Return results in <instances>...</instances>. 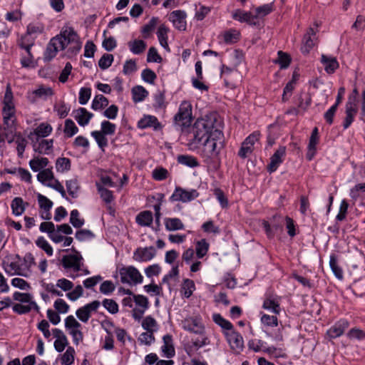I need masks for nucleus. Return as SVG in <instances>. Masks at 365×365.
Masks as SVG:
<instances>
[{"label": "nucleus", "instance_id": "63", "mask_svg": "<svg viewBox=\"0 0 365 365\" xmlns=\"http://www.w3.org/2000/svg\"><path fill=\"white\" fill-rule=\"evenodd\" d=\"M168 176V171L163 167L156 168L153 171V178L155 180L161 181L165 180Z\"/></svg>", "mask_w": 365, "mask_h": 365}, {"label": "nucleus", "instance_id": "54", "mask_svg": "<svg viewBox=\"0 0 365 365\" xmlns=\"http://www.w3.org/2000/svg\"><path fill=\"white\" fill-rule=\"evenodd\" d=\"M91 135L95 138L96 143L101 149L103 150V148L108 145V139L103 133L100 131L95 130L91 132Z\"/></svg>", "mask_w": 365, "mask_h": 365}, {"label": "nucleus", "instance_id": "62", "mask_svg": "<svg viewBox=\"0 0 365 365\" xmlns=\"http://www.w3.org/2000/svg\"><path fill=\"white\" fill-rule=\"evenodd\" d=\"M116 126L114 123H110L108 120H104L101 123V133L104 135H113L115 132Z\"/></svg>", "mask_w": 365, "mask_h": 365}, {"label": "nucleus", "instance_id": "40", "mask_svg": "<svg viewBox=\"0 0 365 365\" xmlns=\"http://www.w3.org/2000/svg\"><path fill=\"white\" fill-rule=\"evenodd\" d=\"M329 265L335 277L339 279H341L343 278V271L338 265L337 257L334 254L330 256Z\"/></svg>", "mask_w": 365, "mask_h": 365}, {"label": "nucleus", "instance_id": "31", "mask_svg": "<svg viewBox=\"0 0 365 365\" xmlns=\"http://www.w3.org/2000/svg\"><path fill=\"white\" fill-rule=\"evenodd\" d=\"M133 101L135 103L143 101L148 95V91L142 86H136L132 88Z\"/></svg>", "mask_w": 365, "mask_h": 365}, {"label": "nucleus", "instance_id": "59", "mask_svg": "<svg viewBox=\"0 0 365 365\" xmlns=\"http://www.w3.org/2000/svg\"><path fill=\"white\" fill-rule=\"evenodd\" d=\"M36 244L38 247L41 248L48 255L51 256L53 255V248L48 244V242L44 239L43 237H39Z\"/></svg>", "mask_w": 365, "mask_h": 365}, {"label": "nucleus", "instance_id": "2", "mask_svg": "<svg viewBox=\"0 0 365 365\" xmlns=\"http://www.w3.org/2000/svg\"><path fill=\"white\" fill-rule=\"evenodd\" d=\"M225 147L224 134L222 130H216L199 144L200 155L206 163H210L220 158L221 150Z\"/></svg>", "mask_w": 365, "mask_h": 365}, {"label": "nucleus", "instance_id": "16", "mask_svg": "<svg viewBox=\"0 0 365 365\" xmlns=\"http://www.w3.org/2000/svg\"><path fill=\"white\" fill-rule=\"evenodd\" d=\"M286 148L284 146L279 147L270 158V163L267 170L269 173L275 171L280 163H282V158L285 155Z\"/></svg>", "mask_w": 365, "mask_h": 365}, {"label": "nucleus", "instance_id": "27", "mask_svg": "<svg viewBox=\"0 0 365 365\" xmlns=\"http://www.w3.org/2000/svg\"><path fill=\"white\" fill-rule=\"evenodd\" d=\"M164 224L168 231L181 230L185 228L182 220L177 217H166L164 220Z\"/></svg>", "mask_w": 365, "mask_h": 365}, {"label": "nucleus", "instance_id": "56", "mask_svg": "<svg viewBox=\"0 0 365 365\" xmlns=\"http://www.w3.org/2000/svg\"><path fill=\"white\" fill-rule=\"evenodd\" d=\"M113 61V56L109 53H104L98 61V66L102 70L108 68Z\"/></svg>", "mask_w": 365, "mask_h": 365}, {"label": "nucleus", "instance_id": "4", "mask_svg": "<svg viewBox=\"0 0 365 365\" xmlns=\"http://www.w3.org/2000/svg\"><path fill=\"white\" fill-rule=\"evenodd\" d=\"M223 333L232 351L235 354H240L244 349V340L242 335L235 329Z\"/></svg>", "mask_w": 365, "mask_h": 365}, {"label": "nucleus", "instance_id": "18", "mask_svg": "<svg viewBox=\"0 0 365 365\" xmlns=\"http://www.w3.org/2000/svg\"><path fill=\"white\" fill-rule=\"evenodd\" d=\"M52 127L50 124L41 123L29 135V138L34 141V135H36V141H38L40 138H46L52 132Z\"/></svg>", "mask_w": 365, "mask_h": 365}, {"label": "nucleus", "instance_id": "39", "mask_svg": "<svg viewBox=\"0 0 365 365\" xmlns=\"http://www.w3.org/2000/svg\"><path fill=\"white\" fill-rule=\"evenodd\" d=\"M49 161L47 158H34L30 160L29 165L31 169L34 172H38L41 169L46 167Z\"/></svg>", "mask_w": 365, "mask_h": 365}, {"label": "nucleus", "instance_id": "13", "mask_svg": "<svg viewBox=\"0 0 365 365\" xmlns=\"http://www.w3.org/2000/svg\"><path fill=\"white\" fill-rule=\"evenodd\" d=\"M349 322L347 319H340L327 330V334L330 339L339 337L344 334L345 330L349 328Z\"/></svg>", "mask_w": 365, "mask_h": 365}, {"label": "nucleus", "instance_id": "44", "mask_svg": "<svg viewBox=\"0 0 365 365\" xmlns=\"http://www.w3.org/2000/svg\"><path fill=\"white\" fill-rule=\"evenodd\" d=\"M74 355L75 349L72 346H68L61 356V364L71 365L74 362Z\"/></svg>", "mask_w": 365, "mask_h": 365}, {"label": "nucleus", "instance_id": "28", "mask_svg": "<svg viewBox=\"0 0 365 365\" xmlns=\"http://www.w3.org/2000/svg\"><path fill=\"white\" fill-rule=\"evenodd\" d=\"M26 205H28V203L24 202L21 197H14L11 203L12 213L16 216H19L22 215L26 210Z\"/></svg>", "mask_w": 365, "mask_h": 365}, {"label": "nucleus", "instance_id": "33", "mask_svg": "<svg viewBox=\"0 0 365 365\" xmlns=\"http://www.w3.org/2000/svg\"><path fill=\"white\" fill-rule=\"evenodd\" d=\"M109 103L108 99L103 95H96L91 104V108L94 110H102Z\"/></svg>", "mask_w": 365, "mask_h": 365}, {"label": "nucleus", "instance_id": "42", "mask_svg": "<svg viewBox=\"0 0 365 365\" xmlns=\"http://www.w3.org/2000/svg\"><path fill=\"white\" fill-rule=\"evenodd\" d=\"M71 160L67 158H58L56 162V168L58 172L63 173L71 170Z\"/></svg>", "mask_w": 365, "mask_h": 365}, {"label": "nucleus", "instance_id": "10", "mask_svg": "<svg viewBox=\"0 0 365 365\" xmlns=\"http://www.w3.org/2000/svg\"><path fill=\"white\" fill-rule=\"evenodd\" d=\"M316 35L317 31L314 28L310 27L308 29L302 40V45L301 46L302 53L308 54L315 46L316 41L317 40Z\"/></svg>", "mask_w": 365, "mask_h": 365}, {"label": "nucleus", "instance_id": "7", "mask_svg": "<svg viewBox=\"0 0 365 365\" xmlns=\"http://www.w3.org/2000/svg\"><path fill=\"white\" fill-rule=\"evenodd\" d=\"M260 133L254 132L250 134L242 143L241 148L238 152V155L242 158H246L253 151V146L259 139Z\"/></svg>", "mask_w": 365, "mask_h": 365}, {"label": "nucleus", "instance_id": "64", "mask_svg": "<svg viewBox=\"0 0 365 365\" xmlns=\"http://www.w3.org/2000/svg\"><path fill=\"white\" fill-rule=\"evenodd\" d=\"M154 332L153 331H145L143 332L139 338L138 341L143 344L145 345H150L154 341H155V336H154Z\"/></svg>", "mask_w": 365, "mask_h": 365}, {"label": "nucleus", "instance_id": "34", "mask_svg": "<svg viewBox=\"0 0 365 365\" xmlns=\"http://www.w3.org/2000/svg\"><path fill=\"white\" fill-rule=\"evenodd\" d=\"M178 163L190 168H195L199 165L197 158L192 155H180L177 158Z\"/></svg>", "mask_w": 365, "mask_h": 365}, {"label": "nucleus", "instance_id": "15", "mask_svg": "<svg viewBox=\"0 0 365 365\" xmlns=\"http://www.w3.org/2000/svg\"><path fill=\"white\" fill-rule=\"evenodd\" d=\"M232 19L238 21L241 23H247L251 26H256L257 22L255 19H257V16L252 15L250 11H245L242 9H236L232 13Z\"/></svg>", "mask_w": 365, "mask_h": 365}, {"label": "nucleus", "instance_id": "58", "mask_svg": "<svg viewBox=\"0 0 365 365\" xmlns=\"http://www.w3.org/2000/svg\"><path fill=\"white\" fill-rule=\"evenodd\" d=\"M102 304L105 309L112 314H115L118 312V305L113 299H105L102 302Z\"/></svg>", "mask_w": 365, "mask_h": 365}, {"label": "nucleus", "instance_id": "48", "mask_svg": "<svg viewBox=\"0 0 365 365\" xmlns=\"http://www.w3.org/2000/svg\"><path fill=\"white\" fill-rule=\"evenodd\" d=\"M158 22V17L153 16L147 24L142 27L141 32L145 38H147L150 33L155 29Z\"/></svg>", "mask_w": 365, "mask_h": 365}, {"label": "nucleus", "instance_id": "8", "mask_svg": "<svg viewBox=\"0 0 365 365\" xmlns=\"http://www.w3.org/2000/svg\"><path fill=\"white\" fill-rule=\"evenodd\" d=\"M120 280L123 283H129V278L135 284H140L143 282V276L134 267L130 266L123 267L120 270Z\"/></svg>", "mask_w": 365, "mask_h": 365}, {"label": "nucleus", "instance_id": "36", "mask_svg": "<svg viewBox=\"0 0 365 365\" xmlns=\"http://www.w3.org/2000/svg\"><path fill=\"white\" fill-rule=\"evenodd\" d=\"M169 31L168 28L165 24H161L157 31V36L160 42V44L165 48H168V33Z\"/></svg>", "mask_w": 365, "mask_h": 365}, {"label": "nucleus", "instance_id": "23", "mask_svg": "<svg viewBox=\"0 0 365 365\" xmlns=\"http://www.w3.org/2000/svg\"><path fill=\"white\" fill-rule=\"evenodd\" d=\"M53 38L51 39L50 42L47 45L46 49L43 54V59L45 61H51L57 54L58 49H60L59 45Z\"/></svg>", "mask_w": 365, "mask_h": 365}, {"label": "nucleus", "instance_id": "32", "mask_svg": "<svg viewBox=\"0 0 365 365\" xmlns=\"http://www.w3.org/2000/svg\"><path fill=\"white\" fill-rule=\"evenodd\" d=\"M312 98L308 93L302 92L297 98V108L305 112L311 105Z\"/></svg>", "mask_w": 365, "mask_h": 365}, {"label": "nucleus", "instance_id": "35", "mask_svg": "<svg viewBox=\"0 0 365 365\" xmlns=\"http://www.w3.org/2000/svg\"><path fill=\"white\" fill-rule=\"evenodd\" d=\"M212 319L215 324L225 329V331H230L234 329L232 324L228 320L224 319L220 314H214Z\"/></svg>", "mask_w": 365, "mask_h": 365}, {"label": "nucleus", "instance_id": "38", "mask_svg": "<svg viewBox=\"0 0 365 365\" xmlns=\"http://www.w3.org/2000/svg\"><path fill=\"white\" fill-rule=\"evenodd\" d=\"M78 132V128L76 125L75 123L71 119H66L63 128L65 137L68 138H71Z\"/></svg>", "mask_w": 365, "mask_h": 365}, {"label": "nucleus", "instance_id": "41", "mask_svg": "<svg viewBox=\"0 0 365 365\" xmlns=\"http://www.w3.org/2000/svg\"><path fill=\"white\" fill-rule=\"evenodd\" d=\"M208 250L209 244L207 242L206 240L202 239L201 240L197 242L195 245V250L197 258H202L205 255H206Z\"/></svg>", "mask_w": 365, "mask_h": 365}, {"label": "nucleus", "instance_id": "22", "mask_svg": "<svg viewBox=\"0 0 365 365\" xmlns=\"http://www.w3.org/2000/svg\"><path fill=\"white\" fill-rule=\"evenodd\" d=\"M74 118L81 126H85L88 124L90 120L93 118V113L88 112L85 108H79L73 110Z\"/></svg>", "mask_w": 365, "mask_h": 365}, {"label": "nucleus", "instance_id": "43", "mask_svg": "<svg viewBox=\"0 0 365 365\" xmlns=\"http://www.w3.org/2000/svg\"><path fill=\"white\" fill-rule=\"evenodd\" d=\"M66 186L69 195L73 198H76L78 197V191L79 190L78 180L76 179L66 180Z\"/></svg>", "mask_w": 365, "mask_h": 365}, {"label": "nucleus", "instance_id": "12", "mask_svg": "<svg viewBox=\"0 0 365 365\" xmlns=\"http://www.w3.org/2000/svg\"><path fill=\"white\" fill-rule=\"evenodd\" d=\"M82 257L80 254L63 256L61 264L65 269H73L74 272L81 270Z\"/></svg>", "mask_w": 365, "mask_h": 365}, {"label": "nucleus", "instance_id": "9", "mask_svg": "<svg viewBox=\"0 0 365 365\" xmlns=\"http://www.w3.org/2000/svg\"><path fill=\"white\" fill-rule=\"evenodd\" d=\"M182 327L185 330L196 334H205V326L198 317L185 319L182 322Z\"/></svg>", "mask_w": 365, "mask_h": 365}, {"label": "nucleus", "instance_id": "53", "mask_svg": "<svg viewBox=\"0 0 365 365\" xmlns=\"http://www.w3.org/2000/svg\"><path fill=\"white\" fill-rule=\"evenodd\" d=\"M4 123L7 124L9 120L14 115V106L13 103H4L3 107Z\"/></svg>", "mask_w": 365, "mask_h": 365}, {"label": "nucleus", "instance_id": "60", "mask_svg": "<svg viewBox=\"0 0 365 365\" xmlns=\"http://www.w3.org/2000/svg\"><path fill=\"white\" fill-rule=\"evenodd\" d=\"M38 202L40 207L44 210V212L50 211L53 206L52 201L41 194L38 195Z\"/></svg>", "mask_w": 365, "mask_h": 365}, {"label": "nucleus", "instance_id": "14", "mask_svg": "<svg viewBox=\"0 0 365 365\" xmlns=\"http://www.w3.org/2000/svg\"><path fill=\"white\" fill-rule=\"evenodd\" d=\"M186 13L182 10H175L170 13L169 19L174 26L180 31H185L187 27Z\"/></svg>", "mask_w": 365, "mask_h": 365}, {"label": "nucleus", "instance_id": "49", "mask_svg": "<svg viewBox=\"0 0 365 365\" xmlns=\"http://www.w3.org/2000/svg\"><path fill=\"white\" fill-rule=\"evenodd\" d=\"M157 326L158 324L155 319L151 316L145 317L142 322L143 328L148 331L155 332L156 331Z\"/></svg>", "mask_w": 365, "mask_h": 365}, {"label": "nucleus", "instance_id": "55", "mask_svg": "<svg viewBox=\"0 0 365 365\" xmlns=\"http://www.w3.org/2000/svg\"><path fill=\"white\" fill-rule=\"evenodd\" d=\"M54 179L53 173L51 169H43L37 175V180L41 183L46 185V182Z\"/></svg>", "mask_w": 365, "mask_h": 365}, {"label": "nucleus", "instance_id": "45", "mask_svg": "<svg viewBox=\"0 0 365 365\" xmlns=\"http://www.w3.org/2000/svg\"><path fill=\"white\" fill-rule=\"evenodd\" d=\"M195 289L194 282L190 279H185L183 280L182 285V291H183V295L186 298H189Z\"/></svg>", "mask_w": 365, "mask_h": 365}, {"label": "nucleus", "instance_id": "26", "mask_svg": "<svg viewBox=\"0 0 365 365\" xmlns=\"http://www.w3.org/2000/svg\"><path fill=\"white\" fill-rule=\"evenodd\" d=\"M262 308L271 312L275 315H279L281 312L279 302L272 297H267L264 300Z\"/></svg>", "mask_w": 365, "mask_h": 365}, {"label": "nucleus", "instance_id": "50", "mask_svg": "<svg viewBox=\"0 0 365 365\" xmlns=\"http://www.w3.org/2000/svg\"><path fill=\"white\" fill-rule=\"evenodd\" d=\"M17 153L19 157H22L27 145V140L22 137L20 133L15 134Z\"/></svg>", "mask_w": 365, "mask_h": 365}, {"label": "nucleus", "instance_id": "20", "mask_svg": "<svg viewBox=\"0 0 365 365\" xmlns=\"http://www.w3.org/2000/svg\"><path fill=\"white\" fill-rule=\"evenodd\" d=\"M138 127L140 129L153 128L155 130H158L161 128V124L155 116L145 115L138 122Z\"/></svg>", "mask_w": 365, "mask_h": 365}, {"label": "nucleus", "instance_id": "17", "mask_svg": "<svg viewBox=\"0 0 365 365\" xmlns=\"http://www.w3.org/2000/svg\"><path fill=\"white\" fill-rule=\"evenodd\" d=\"M319 143L318 128L315 127L312 132L307 147L306 158L308 160H312L317 152V145Z\"/></svg>", "mask_w": 365, "mask_h": 365}, {"label": "nucleus", "instance_id": "6", "mask_svg": "<svg viewBox=\"0 0 365 365\" xmlns=\"http://www.w3.org/2000/svg\"><path fill=\"white\" fill-rule=\"evenodd\" d=\"M198 196L199 192L195 189L187 190L180 187H176L173 195L170 197V201H181L182 202H188L195 200Z\"/></svg>", "mask_w": 365, "mask_h": 365}, {"label": "nucleus", "instance_id": "52", "mask_svg": "<svg viewBox=\"0 0 365 365\" xmlns=\"http://www.w3.org/2000/svg\"><path fill=\"white\" fill-rule=\"evenodd\" d=\"M65 327L69 330V332L72 330H80L81 324L74 318L73 315L67 317L65 319Z\"/></svg>", "mask_w": 365, "mask_h": 365}, {"label": "nucleus", "instance_id": "30", "mask_svg": "<svg viewBox=\"0 0 365 365\" xmlns=\"http://www.w3.org/2000/svg\"><path fill=\"white\" fill-rule=\"evenodd\" d=\"M53 94L54 93L51 88H45L43 86H40L38 88L34 90L32 92L34 98L31 99V101L33 103L35 102L36 98L46 99L47 97L52 96Z\"/></svg>", "mask_w": 365, "mask_h": 365}, {"label": "nucleus", "instance_id": "19", "mask_svg": "<svg viewBox=\"0 0 365 365\" xmlns=\"http://www.w3.org/2000/svg\"><path fill=\"white\" fill-rule=\"evenodd\" d=\"M33 142V148L35 152H37L40 154H49L52 150L53 146V140H41V141H36L34 140Z\"/></svg>", "mask_w": 365, "mask_h": 365}, {"label": "nucleus", "instance_id": "11", "mask_svg": "<svg viewBox=\"0 0 365 365\" xmlns=\"http://www.w3.org/2000/svg\"><path fill=\"white\" fill-rule=\"evenodd\" d=\"M156 255L155 248L153 246L146 247H138L133 252V259L137 262H148Z\"/></svg>", "mask_w": 365, "mask_h": 365}, {"label": "nucleus", "instance_id": "21", "mask_svg": "<svg viewBox=\"0 0 365 365\" xmlns=\"http://www.w3.org/2000/svg\"><path fill=\"white\" fill-rule=\"evenodd\" d=\"M321 63L323 64L324 70L328 74L334 73L339 67V62L335 57L328 56L325 54L322 55Z\"/></svg>", "mask_w": 365, "mask_h": 365}, {"label": "nucleus", "instance_id": "25", "mask_svg": "<svg viewBox=\"0 0 365 365\" xmlns=\"http://www.w3.org/2000/svg\"><path fill=\"white\" fill-rule=\"evenodd\" d=\"M163 345L161 347L162 351L168 358L175 356V351L173 344V337L170 334H166L163 337Z\"/></svg>", "mask_w": 365, "mask_h": 365}, {"label": "nucleus", "instance_id": "47", "mask_svg": "<svg viewBox=\"0 0 365 365\" xmlns=\"http://www.w3.org/2000/svg\"><path fill=\"white\" fill-rule=\"evenodd\" d=\"M291 58L287 53L282 51H278V58L274 61L275 63L279 64L281 68H286L289 66Z\"/></svg>", "mask_w": 365, "mask_h": 365}, {"label": "nucleus", "instance_id": "57", "mask_svg": "<svg viewBox=\"0 0 365 365\" xmlns=\"http://www.w3.org/2000/svg\"><path fill=\"white\" fill-rule=\"evenodd\" d=\"M54 111L57 112L61 118H66L70 110V107L63 102L61 101L59 103L56 104L53 107Z\"/></svg>", "mask_w": 365, "mask_h": 365}, {"label": "nucleus", "instance_id": "3", "mask_svg": "<svg viewBox=\"0 0 365 365\" xmlns=\"http://www.w3.org/2000/svg\"><path fill=\"white\" fill-rule=\"evenodd\" d=\"M192 120V105L188 101H182L178 113L174 116V125L176 130L185 133L191 125Z\"/></svg>", "mask_w": 365, "mask_h": 365}, {"label": "nucleus", "instance_id": "46", "mask_svg": "<svg viewBox=\"0 0 365 365\" xmlns=\"http://www.w3.org/2000/svg\"><path fill=\"white\" fill-rule=\"evenodd\" d=\"M260 322L262 324L267 327H275L278 325V319L277 315H269L262 314L260 318Z\"/></svg>", "mask_w": 365, "mask_h": 365}, {"label": "nucleus", "instance_id": "24", "mask_svg": "<svg viewBox=\"0 0 365 365\" xmlns=\"http://www.w3.org/2000/svg\"><path fill=\"white\" fill-rule=\"evenodd\" d=\"M153 221V213L150 210L142 211L135 217L136 223L142 227H150Z\"/></svg>", "mask_w": 365, "mask_h": 365}, {"label": "nucleus", "instance_id": "37", "mask_svg": "<svg viewBox=\"0 0 365 365\" xmlns=\"http://www.w3.org/2000/svg\"><path fill=\"white\" fill-rule=\"evenodd\" d=\"M98 193L101 195L102 200L107 204L110 203L114 200V196L111 190L103 187L100 183L96 182V184Z\"/></svg>", "mask_w": 365, "mask_h": 365}, {"label": "nucleus", "instance_id": "5", "mask_svg": "<svg viewBox=\"0 0 365 365\" xmlns=\"http://www.w3.org/2000/svg\"><path fill=\"white\" fill-rule=\"evenodd\" d=\"M59 45L60 49H65L69 44H72L73 42H76L78 38V34L72 27H68L66 29L61 31L59 36L53 37Z\"/></svg>", "mask_w": 365, "mask_h": 365}, {"label": "nucleus", "instance_id": "29", "mask_svg": "<svg viewBox=\"0 0 365 365\" xmlns=\"http://www.w3.org/2000/svg\"><path fill=\"white\" fill-rule=\"evenodd\" d=\"M128 45L130 48V51L133 54H136V55L143 53L147 47V44L144 41L138 40V39H135L134 41H129L128 43Z\"/></svg>", "mask_w": 365, "mask_h": 365}, {"label": "nucleus", "instance_id": "1", "mask_svg": "<svg viewBox=\"0 0 365 365\" xmlns=\"http://www.w3.org/2000/svg\"><path fill=\"white\" fill-rule=\"evenodd\" d=\"M216 118L214 115H206L204 118H198L192 126H190L187 133H188L189 143L192 148H199V144L210 138L212 132L219 130L215 126Z\"/></svg>", "mask_w": 365, "mask_h": 365}, {"label": "nucleus", "instance_id": "51", "mask_svg": "<svg viewBox=\"0 0 365 365\" xmlns=\"http://www.w3.org/2000/svg\"><path fill=\"white\" fill-rule=\"evenodd\" d=\"M79 212L73 210L70 215V223L76 228H80L84 225V220L79 218Z\"/></svg>", "mask_w": 365, "mask_h": 365}, {"label": "nucleus", "instance_id": "61", "mask_svg": "<svg viewBox=\"0 0 365 365\" xmlns=\"http://www.w3.org/2000/svg\"><path fill=\"white\" fill-rule=\"evenodd\" d=\"M91 96V89L90 88H81L79 91L78 102L81 105H85L88 103Z\"/></svg>", "mask_w": 365, "mask_h": 365}]
</instances>
